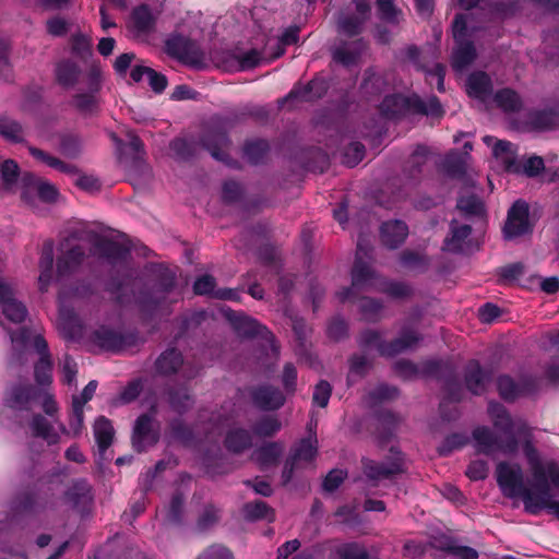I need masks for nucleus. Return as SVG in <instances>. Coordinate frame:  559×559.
<instances>
[{"label":"nucleus","instance_id":"62","mask_svg":"<svg viewBox=\"0 0 559 559\" xmlns=\"http://www.w3.org/2000/svg\"><path fill=\"white\" fill-rule=\"evenodd\" d=\"M468 443V437L464 433H452L444 438L442 443L438 447V452L441 456H448L453 451L462 449Z\"/></svg>","mask_w":559,"mask_h":559},{"label":"nucleus","instance_id":"61","mask_svg":"<svg viewBox=\"0 0 559 559\" xmlns=\"http://www.w3.org/2000/svg\"><path fill=\"white\" fill-rule=\"evenodd\" d=\"M457 209L465 215L481 216L485 213L483 201L475 194L461 197L457 201Z\"/></svg>","mask_w":559,"mask_h":559},{"label":"nucleus","instance_id":"43","mask_svg":"<svg viewBox=\"0 0 559 559\" xmlns=\"http://www.w3.org/2000/svg\"><path fill=\"white\" fill-rule=\"evenodd\" d=\"M326 91V82L323 79H313L307 86L302 88H294L284 102L289 99H300L302 102H311L321 97Z\"/></svg>","mask_w":559,"mask_h":559},{"label":"nucleus","instance_id":"7","mask_svg":"<svg viewBox=\"0 0 559 559\" xmlns=\"http://www.w3.org/2000/svg\"><path fill=\"white\" fill-rule=\"evenodd\" d=\"M381 115L386 119H395L409 115L442 116L443 109L436 96L427 99L400 94L386 96L380 105Z\"/></svg>","mask_w":559,"mask_h":559},{"label":"nucleus","instance_id":"5","mask_svg":"<svg viewBox=\"0 0 559 559\" xmlns=\"http://www.w3.org/2000/svg\"><path fill=\"white\" fill-rule=\"evenodd\" d=\"M92 319L93 317H88ZM90 321L86 346L92 353L119 354L140 341L138 330H127L121 325L123 317H94Z\"/></svg>","mask_w":559,"mask_h":559},{"label":"nucleus","instance_id":"15","mask_svg":"<svg viewBox=\"0 0 559 559\" xmlns=\"http://www.w3.org/2000/svg\"><path fill=\"white\" fill-rule=\"evenodd\" d=\"M370 253L371 247L365 239L360 238L357 242L356 260L352 271V287L344 288L336 294L341 302L350 299L355 287L371 285L376 274L369 262L364 260L370 259Z\"/></svg>","mask_w":559,"mask_h":559},{"label":"nucleus","instance_id":"2","mask_svg":"<svg viewBox=\"0 0 559 559\" xmlns=\"http://www.w3.org/2000/svg\"><path fill=\"white\" fill-rule=\"evenodd\" d=\"M28 317H0V325L7 332L14 350L13 358L22 362L24 352L33 348L38 354L34 364V380L41 390L52 384L53 359L48 343L34 326L26 324Z\"/></svg>","mask_w":559,"mask_h":559},{"label":"nucleus","instance_id":"13","mask_svg":"<svg viewBox=\"0 0 559 559\" xmlns=\"http://www.w3.org/2000/svg\"><path fill=\"white\" fill-rule=\"evenodd\" d=\"M531 432L528 431L523 451L528 463L534 479V489H538L544 484H550L559 491V463L556 461L542 462L536 448L530 440ZM518 439L520 437H516Z\"/></svg>","mask_w":559,"mask_h":559},{"label":"nucleus","instance_id":"3","mask_svg":"<svg viewBox=\"0 0 559 559\" xmlns=\"http://www.w3.org/2000/svg\"><path fill=\"white\" fill-rule=\"evenodd\" d=\"M488 414L493 427L506 436L499 438L490 428L479 426L472 432L473 445L477 453L493 456L501 452L514 454L519 449L516 437H527L528 426L522 419H512L506 407L498 402H489Z\"/></svg>","mask_w":559,"mask_h":559},{"label":"nucleus","instance_id":"49","mask_svg":"<svg viewBox=\"0 0 559 559\" xmlns=\"http://www.w3.org/2000/svg\"><path fill=\"white\" fill-rule=\"evenodd\" d=\"M0 306L3 307L2 314H27L22 302L16 301L12 288L0 278Z\"/></svg>","mask_w":559,"mask_h":559},{"label":"nucleus","instance_id":"22","mask_svg":"<svg viewBox=\"0 0 559 559\" xmlns=\"http://www.w3.org/2000/svg\"><path fill=\"white\" fill-rule=\"evenodd\" d=\"M155 367L158 373L173 374L182 368V376L186 379L195 378L202 366L200 364L185 362L181 353L175 348H168L156 359Z\"/></svg>","mask_w":559,"mask_h":559},{"label":"nucleus","instance_id":"19","mask_svg":"<svg viewBox=\"0 0 559 559\" xmlns=\"http://www.w3.org/2000/svg\"><path fill=\"white\" fill-rule=\"evenodd\" d=\"M165 51L192 68L200 69L204 64V57L198 44L181 35H170L165 41Z\"/></svg>","mask_w":559,"mask_h":559},{"label":"nucleus","instance_id":"35","mask_svg":"<svg viewBox=\"0 0 559 559\" xmlns=\"http://www.w3.org/2000/svg\"><path fill=\"white\" fill-rule=\"evenodd\" d=\"M215 278L212 275L204 274L195 278L193 283V293L195 295H206L223 300L238 299V292L236 289H215Z\"/></svg>","mask_w":559,"mask_h":559},{"label":"nucleus","instance_id":"44","mask_svg":"<svg viewBox=\"0 0 559 559\" xmlns=\"http://www.w3.org/2000/svg\"><path fill=\"white\" fill-rule=\"evenodd\" d=\"M283 444L280 442H266L254 450L252 459L262 467L274 465L283 453Z\"/></svg>","mask_w":559,"mask_h":559},{"label":"nucleus","instance_id":"18","mask_svg":"<svg viewBox=\"0 0 559 559\" xmlns=\"http://www.w3.org/2000/svg\"><path fill=\"white\" fill-rule=\"evenodd\" d=\"M75 233L64 238L59 243V255L57 258V275L61 278L69 277L81 269L85 259V248L80 243H73Z\"/></svg>","mask_w":559,"mask_h":559},{"label":"nucleus","instance_id":"57","mask_svg":"<svg viewBox=\"0 0 559 559\" xmlns=\"http://www.w3.org/2000/svg\"><path fill=\"white\" fill-rule=\"evenodd\" d=\"M495 102L497 103V106L506 112L518 111L522 106V102L518 93L510 88L499 91L495 95Z\"/></svg>","mask_w":559,"mask_h":559},{"label":"nucleus","instance_id":"31","mask_svg":"<svg viewBox=\"0 0 559 559\" xmlns=\"http://www.w3.org/2000/svg\"><path fill=\"white\" fill-rule=\"evenodd\" d=\"M23 190L22 199L25 201L29 200V192H36L38 198L47 203L55 202L58 198V190L56 187L47 181H44L36 177L32 173H24L21 176Z\"/></svg>","mask_w":559,"mask_h":559},{"label":"nucleus","instance_id":"12","mask_svg":"<svg viewBox=\"0 0 559 559\" xmlns=\"http://www.w3.org/2000/svg\"><path fill=\"white\" fill-rule=\"evenodd\" d=\"M63 503L82 519H87L93 513L95 503V490L85 477L74 478L62 493Z\"/></svg>","mask_w":559,"mask_h":559},{"label":"nucleus","instance_id":"25","mask_svg":"<svg viewBox=\"0 0 559 559\" xmlns=\"http://www.w3.org/2000/svg\"><path fill=\"white\" fill-rule=\"evenodd\" d=\"M127 136V141L116 139L118 160L126 171L136 174L140 169V138L134 131H129Z\"/></svg>","mask_w":559,"mask_h":559},{"label":"nucleus","instance_id":"63","mask_svg":"<svg viewBox=\"0 0 559 559\" xmlns=\"http://www.w3.org/2000/svg\"><path fill=\"white\" fill-rule=\"evenodd\" d=\"M168 401L170 406L178 413L186 412L193 404V399L186 389L169 391Z\"/></svg>","mask_w":559,"mask_h":559},{"label":"nucleus","instance_id":"26","mask_svg":"<svg viewBox=\"0 0 559 559\" xmlns=\"http://www.w3.org/2000/svg\"><path fill=\"white\" fill-rule=\"evenodd\" d=\"M84 70L73 58L66 57L56 62L53 76L56 83L63 90H74L81 83Z\"/></svg>","mask_w":559,"mask_h":559},{"label":"nucleus","instance_id":"64","mask_svg":"<svg viewBox=\"0 0 559 559\" xmlns=\"http://www.w3.org/2000/svg\"><path fill=\"white\" fill-rule=\"evenodd\" d=\"M442 549L455 557L456 559H478V551L469 546H463L457 544L455 540H448L443 545Z\"/></svg>","mask_w":559,"mask_h":559},{"label":"nucleus","instance_id":"59","mask_svg":"<svg viewBox=\"0 0 559 559\" xmlns=\"http://www.w3.org/2000/svg\"><path fill=\"white\" fill-rule=\"evenodd\" d=\"M399 395V390L394 385L379 384L367 395V402L376 406L385 401H391Z\"/></svg>","mask_w":559,"mask_h":559},{"label":"nucleus","instance_id":"30","mask_svg":"<svg viewBox=\"0 0 559 559\" xmlns=\"http://www.w3.org/2000/svg\"><path fill=\"white\" fill-rule=\"evenodd\" d=\"M200 144L211 153L212 157L225 163L229 167H238V163L228 158L226 148L230 142L227 135L218 130H209L201 139Z\"/></svg>","mask_w":559,"mask_h":559},{"label":"nucleus","instance_id":"24","mask_svg":"<svg viewBox=\"0 0 559 559\" xmlns=\"http://www.w3.org/2000/svg\"><path fill=\"white\" fill-rule=\"evenodd\" d=\"M252 404L265 412L280 409L286 401L284 393L271 384H260L249 389Z\"/></svg>","mask_w":559,"mask_h":559},{"label":"nucleus","instance_id":"38","mask_svg":"<svg viewBox=\"0 0 559 559\" xmlns=\"http://www.w3.org/2000/svg\"><path fill=\"white\" fill-rule=\"evenodd\" d=\"M408 235L407 225L399 219L385 222L381 226V240L384 246L395 249L404 242Z\"/></svg>","mask_w":559,"mask_h":559},{"label":"nucleus","instance_id":"10","mask_svg":"<svg viewBox=\"0 0 559 559\" xmlns=\"http://www.w3.org/2000/svg\"><path fill=\"white\" fill-rule=\"evenodd\" d=\"M497 483L504 497L510 499L521 498L526 511L527 501L535 500L537 489L535 491L524 486V475L519 464L500 462L496 467Z\"/></svg>","mask_w":559,"mask_h":559},{"label":"nucleus","instance_id":"36","mask_svg":"<svg viewBox=\"0 0 559 559\" xmlns=\"http://www.w3.org/2000/svg\"><path fill=\"white\" fill-rule=\"evenodd\" d=\"M366 47L367 45L364 39H356L350 43H341L333 49V60L345 67L353 66L359 60Z\"/></svg>","mask_w":559,"mask_h":559},{"label":"nucleus","instance_id":"54","mask_svg":"<svg viewBox=\"0 0 559 559\" xmlns=\"http://www.w3.org/2000/svg\"><path fill=\"white\" fill-rule=\"evenodd\" d=\"M242 513L248 521H273L274 512L264 501L248 502L242 508Z\"/></svg>","mask_w":559,"mask_h":559},{"label":"nucleus","instance_id":"17","mask_svg":"<svg viewBox=\"0 0 559 559\" xmlns=\"http://www.w3.org/2000/svg\"><path fill=\"white\" fill-rule=\"evenodd\" d=\"M93 435L97 444L96 467L100 474H104L114 459V452L110 450L115 438L111 420L105 416L96 417L93 424Z\"/></svg>","mask_w":559,"mask_h":559},{"label":"nucleus","instance_id":"9","mask_svg":"<svg viewBox=\"0 0 559 559\" xmlns=\"http://www.w3.org/2000/svg\"><path fill=\"white\" fill-rule=\"evenodd\" d=\"M471 14H459L452 25V34L456 43L452 53V67L457 72L465 70L476 58L472 39L475 37L477 28L468 27L467 20Z\"/></svg>","mask_w":559,"mask_h":559},{"label":"nucleus","instance_id":"23","mask_svg":"<svg viewBox=\"0 0 559 559\" xmlns=\"http://www.w3.org/2000/svg\"><path fill=\"white\" fill-rule=\"evenodd\" d=\"M538 389V381L532 376H524L519 381L510 376H500L497 380V390L501 399L513 402L519 397L534 394Z\"/></svg>","mask_w":559,"mask_h":559},{"label":"nucleus","instance_id":"33","mask_svg":"<svg viewBox=\"0 0 559 559\" xmlns=\"http://www.w3.org/2000/svg\"><path fill=\"white\" fill-rule=\"evenodd\" d=\"M491 379V371L485 370L480 364L473 359L465 367L464 382L466 389L475 395L483 394Z\"/></svg>","mask_w":559,"mask_h":559},{"label":"nucleus","instance_id":"41","mask_svg":"<svg viewBox=\"0 0 559 559\" xmlns=\"http://www.w3.org/2000/svg\"><path fill=\"white\" fill-rule=\"evenodd\" d=\"M29 427L35 437L44 439L49 445H56L60 441V433L55 429L51 423L40 414L32 417Z\"/></svg>","mask_w":559,"mask_h":559},{"label":"nucleus","instance_id":"27","mask_svg":"<svg viewBox=\"0 0 559 559\" xmlns=\"http://www.w3.org/2000/svg\"><path fill=\"white\" fill-rule=\"evenodd\" d=\"M483 141L492 147V155L508 173L521 174V163L518 160L515 146L504 140H496L491 135H485Z\"/></svg>","mask_w":559,"mask_h":559},{"label":"nucleus","instance_id":"47","mask_svg":"<svg viewBox=\"0 0 559 559\" xmlns=\"http://www.w3.org/2000/svg\"><path fill=\"white\" fill-rule=\"evenodd\" d=\"M332 559H378L358 543H345L331 550Z\"/></svg>","mask_w":559,"mask_h":559},{"label":"nucleus","instance_id":"45","mask_svg":"<svg viewBox=\"0 0 559 559\" xmlns=\"http://www.w3.org/2000/svg\"><path fill=\"white\" fill-rule=\"evenodd\" d=\"M467 94L484 100L491 92V80L485 72L472 73L467 79Z\"/></svg>","mask_w":559,"mask_h":559},{"label":"nucleus","instance_id":"1","mask_svg":"<svg viewBox=\"0 0 559 559\" xmlns=\"http://www.w3.org/2000/svg\"><path fill=\"white\" fill-rule=\"evenodd\" d=\"M25 474L33 480V487L19 492L12 499L11 512L15 516H37L57 510L64 468L53 467L41 473L40 464L33 462Z\"/></svg>","mask_w":559,"mask_h":559},{"label":"nucleus","instance_id":"16","mask_svg":"<svg viewBox=\"0 0 559 559\" xmlns=\"http://www.w3.org/2000/svg\"><path fill=\"white\" fill-rule=\"evenodd\" d=\"M392 456L384 462H377L374 460L362 457V473L367 480L376 486L379 481L392 479L394 476L404 472V459L400 451L391 448Z\"/></svg>","mask_w":559,"mask_h":559},{"label":"nucleus","instance_id":"21","mask_svg":"<svg viewBox=\"0 0 559 559\" xmlns=\"http://www.w3.org/2000/svg\"><path fill=\"white\" fill-rule=\"evenodd\" d=\"M532 231L530 222V207L523 200H518L508 211V217L503 227V236L511 240Z\"/></svg>","mask_w":559,"mask_h":559},{"label":"nucleus","instance_id":"40","mask_svg":"<svg viewBox=\"0 0 559 559\" xmlns=\"http://www.w3.org/2000/svg\"><path fill=\"white\" fill-rule=\"evenodd\" d=\"M469 225L457 226L456 221L451 222V236L444 240L442 249L448 252H464L471 236Z\"/></svg>","mask_w":559,"mask_h":559},{"label":"nucleus","instance_id":"32","mask_svg":"<svg viewBox=\"0 0 559 559\" xmlns=\"http://www.w3.org/2000/svg\"><path fill=\"white\" fill-rule=\"evenodd\" d=\"M356 3L357 15L344 16L338 21V33L346 36L358 35L364 27V24L369 19L370 5L368 0H354Z\"/></svg>","mask_w":559,"mask_h":559},{"label":"nucleus","instance_id":"28","mask_svg":"<svg viewBox=\"0 0 559 559\" xmlns=\"http://www.w3.org/2000/svg\"><path fill=\"white\" fill-rule=\"evenodd\" d=\"M40 395V390L31 384H13L3 397V404L13 411H29L32 402Z\"/></svg>","mask_w":559,"mask_h":559},{"label":"nucleus","instance_id":"52","mask_svg":"<svg viewBox=\"0 0 559 559\" xmlns=\"http://www.w3.org/2000/svg\"><path fill=\"white\" fill-rule=\"evenodd\" d=\"M0 135L12 143L24 141L22 124L5 115H0Z\"/></svg>","mask_w":559,"mask_h":559},{"label":"nucleus","instance_id":"14","mask_svg":"<svg viewBox=\"0 0 559 559\" xmlns=\"http://www.w3.org/2000/svg\"><path fill=\"white\" fill-rule=\"evenodd\" d=\"M229 325L241 338H259L260 346L265 354L271 353L277 357L280 346L277 345L273 333L264 325L260 324L252 317H226Z\"/></svg>","mask_w":559,"mask_h":559},{"label":"nucleus","instance_id":"50","mask_svg":"<svg viewBox=\"0 0 559 559\" xmlns=\"http://www.w3.org/2000/svg\"><path fill=\"white\" fill-rule=\"evenodd\" d=\"M378 423V439L381 443L389 441L397 426L399 419L391 411H380L376 415Z\"/></svg>","mask_w":559,"mask_h":559},{"label":"nucleus","instance_id":"55","mask_svg":"<svg viewBox=\"0 0 559 559\" xmlns=\"http://www.w3.org/2000/svg\"><path fill=\"white\" fill-rule=\"evenodd\" d=\"M372 362L365 355L355 354L349 358V373L347 376V385L355 382V377L362 378L371 368Z\"/></svg>","mask_w":559,"mask_h":559},{"label":"nucleus","instance_id":"53","mask_svg":"<svg viewBox=\"0 0 559 559\" xmlns=\"http://www.w3.org/2000/svg\"><path fill=\"white\" fill-rule=\"evenodd\" d=\"M317 441H312L311 439H301L290 452L288 456L295 463L299 464L300 462L310 463L314 460L317 455Z\"/></svg>","mask_w":559,"mask_h":559},{"label":"nucleus","instance_id":"37","mask_svg":"<svg viewBox=\"0 0 559 559\" xmlns=\"http://www.w3.org/2000/svg\"><path fill=\"white\" fill-rule=\"evenodd\" d=\"M528 123L534 130H551L559 128V103L528 115Z\"/></svg>","mask_w":559,"mask_h":559},{"label":"nucleus","instance_id":"6","mask_svg":"<svg viewBox=\"0 0 559 559\" xmlns=\"http://www.w3.org/2000/svg\"><path fill=\"white\" fill-rule=\"evenodd\" d=\"M394 371L404 379L417 377L437 378L443 381L445 396L440 403L442 411L448 402H459L463 396V388L456 377L455 369L450 362L428 359L416 365L407 359H400L394 362Z\"/></svg>","mask_w":559,"mask_h":559},{"label":"nucleus","instance_id":"56","mask_svg":"<svg viewBox=\"0 0 559 559\" xmlns=\"http://www.w3.org/2000/svg\"><path fill=\"white\" fill-rule=\"evenodd\" d=\"M84 425V407L72 404V414L69 418V428L63 424L59 425L60 432L63 435H72L76 438L81 436Z\"/></svg>","mask_w":559,"mask_h":559},{"label":"nucleus","instance_id":"34","mask_svg":"<svg viewBox=\"0 0 559 559\" xmlns=\"http://www.w3.org/2000/svg\"><path fill=\"white\" fill-rule=\"evenodd\" d=\"M550 484H544L537 489L535 500H528L526 503V513L532 515L539 514L543 510H547L550 514L559 520V501L552 499Z\"/></svg>","mask_w":559,"mask_h":559},{"label":"nucleus","instance_id":"29","mask_svg":"<svg viewBox=\"0 0 559 559\" xmlns=\"http://www.w3.org/2000/svg\"><path fill=\"white\" fill-rule=\"evenodd\" d=\"M86 317H57L56 326L63 340L72 343H87L90 322Z\"/></svg>","mask_w":559,"mask_h":559},{"label":"nucleus","instance_id":"39","mask_svg":"<svg viewBox=\"0 0 559 559\" xmlns=\"http://www.w3.org/2000/svg\"><path fill=\"white\" fill-rule=\"evenodd\" d=\"M39 277L38 284L41 292L50 285L53 276V241L46 240L41 248L39 258Z\"/></svg>","mask_w":559,"mask_h":559},{"label":"nucleus","instance_id":"60","mask_svg":"<svg viewBox=\"0 0 559 559\" xmlns=\"http://www.w3.org/2000/svg\"><path fill=\"white\" fill-rule=\"evenodd\" d=\"M282 424L275 416H263L252 427L258 437H273L281 430Z\"/></svg>","mask_w":559,"mask_h":559},{"label":"nucleus","instance_id":"8","mask_svg":"<svg viewBox=\"0 0 559 559\" xmlns=\"http://www.w3.org/2000/svg\"><path fill=\"white\" fill-rule=\"evenodd\" d=\"M421 340L419 334L412 329H404L400 336L391 342L383 338V334L374 330H366L360 334L358 344L364 350L377 349L382 357H394L401 353L416 347Z\"/></svg>","mask_w":559,"mask_h":559},{"label":"nucleus","instance_id":"20","mask_svg":"<svg viewBox=\"0 0 559 559\" xmlns=\"http://www.w3.org/2000/svg\"><path fill=\"white\" fill-rule=\"evenodd\" d=\"M181 297V289L176 285V276L171 271L160 272L158 280L153 284L150 295L142 292V307L153 304L177 301Z\"/></svg>","mask_w":559,"mask_h":559},{"label":"nucleus","instance_id":"42","mask_svg":"<svg viewBox=\"0 0 559 559\" xmlns=\"http://www.w3.org/2000/svg\"><path fill=\"white\" fill-rule=\"evenodd\" d=\"M224 444L231 453H242L252 447V437L247 429L234 428L227 432Z\"/></svg>","mask_w":559,"mask_h":559},{"label":"nucleus","instance_id":"11","mask_svg":"<svg viewBox=\"0 0 559 559\" xmlns=\"http://www.w3.org/2000/svg\"><path fill=\"white\" fill-rule=\"evenodd\" d=\"M103 85V71L98 64H93L86 74V91L73 95L71 105L84 117L96 115L100 108L99 92Z\"/></svg>","mask_w":559,"mask_h":559},{"label":"nucleus","instance_id":"48","mask_svg":"<svg viewBox=\"0 0 559 559\" xmlns=\"http://www.w3.org/2000/svg\"><path fill=\"white\" fill-rule=\"evenodd\" d=\"M29 154L36 158L37 160H40L41 163L48 165L51 168H55L63 174L68 175H76L79 174V169L73 164H68L62 162L61 159L46 153L45 151L31 146L28 148Z\"/></svg>","mask_w":559,"mask_h":559},{"label":"nucleus","instance_id":"58","mask_svg":"<svg viewBox=\"0 0 559 559\" xmlns=\"http://www.w3.org/2000/svg\"><path fill=\"white\" fill-rule=\"evenodd\" d=\"M269 151V144L264 140L249 141L243 146V157L250 164L260 163Z\"/></svg>","mask_w":559,"mask_h":559},{"label":"nucleus","instance_id":"4","mask_svg":"<svg viewBox=\"0 0 559 559\" xmlns=\"http://www.w3.org/2000/svg\"><path fill=\"white\" fill-rule=\"evenodd\" d=\"M92 255L108 271L106 287L119 293L133 286L136 270L132 267L131 246L128 241L98 236L91 247Z\"/></svg>","mask_w":559,"mask_h":559},{"label":"nucleus","instance_id":"51","mask_svg":"<svg viewBox=\"0 0 559 559\" xmlns=\"http://www.w3.org/2000/svg\"><path fill=\"white\" fill-rule=\"evenodd\" d=\"M70 51L81 61L86 62L93 56L91 38L82 33L73 34L70 38Z\"/></svg>","mask_w":559,"mask_h":559},{"label":"nucleus","instance_id":"46","mask_svg":"<svg viewBox=\"0 0 559 559\" xmlns=\"http://www.w3.org/2000/svg\"><path fill=\"white\" fill-rule=\"evenodd\" d=\"M165 0H142V37L151 32L160 15Z\"/></svg>","mask_w":559,"mask_h":559}]
</instances>
